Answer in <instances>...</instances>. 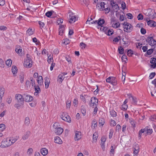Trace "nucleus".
<instances>
[{
	"label": "nucleus",
	"mask_w": 156,
	"mask_h": 156,
	"mask_svg": "<svg viewBox=\"0 0 156 156\" xmlns=\"http://www.w3.org/2000/svg\"><path fill=\"white\" fill-rule=\"evenodd\" d=\"M144 13L146 16L144 18V20L146 21H147L148 20L153 19L156 17V13L154 10L151 9L144 11Z\"/></svg>",
	"instance_id": "nucleus-1"
},
{
	"label": "nucleus",
	"mask_w": 156,
	"mask_h": 156,
	"mask_svg": "<svg viewBox=\"0 0 156 156\" xmlns=\"http://www.w3.org/2000/svg\"><path fill=\"white\" fill-rule=\"evenodd\" d=\"M9 138L3 140L1 142L0 147L2 148H7L11 146Z\"/></svg>",
	"instance_id": "nucleus-2"
},
{
	"label": "nucleus",
	"mask_w": 156,
	"mask_h": 156,
	"mask_svg": "<svg viewBox=\"0 0 156 156\" xmlns=\"http://www.w3.org/2000/svg\"><path fill=\"white\" fill-rule=\"evenodd\" d=\"M32 66V62L31 59L28 57L26 59L24 62V66L25 67L30 68Z\"/></svg>",
	"instance_id": "nucleus-3"
},
{
	"label": "nucleus",
	"mask_w": 156,
	"mask_h": 156,
	"mask_svg": "<svg viewBox=\"0 0 156 156\" xmlns=\"http://www.w3.org/2000/svg\"><path fill=\"white\" fill-rule=\"evenodd\" d=\"M90 106L94 108L97 106L98 105V100L95 98L92 97L91 98L90 103L89 104Z\"/></svg>",
	"instance_id": "nucleus-4"
},
{
	"label": "nucleus",
	"mask_w": 156,
	"mask_h": 156,
	"mask_svg": "<svg viewBox=\"0 0 156 156\" xmlns=\"http://www.w3.org/2000/svg\"><path fill=\"white\" fill-rule=\"evenodd\" d=\"M125 26L124 31L127 32H130L132 30V26L130 23L127 22H124L123 24Z\"/></svg>",
	"instance_id": "nucleus-5"
},
{
	"label": "nucleus",
	"mask_w": 156,
	"mask_h": 156,
	"mask_svg": "<svg viewBox=\"0 0 156 156\" xmlns=\"http://www.w3.org/2000/svg\"><path fill=\"white\" fill-rule=\"evenodd\" d=\"M15 98L17 103H24L23 95H22L20 94H16L15 95Z\"/></svg>",
	"instance_id": "nucleus-6"
},
{
	"label": "nucleus",
	"mask_w": 156,
	"mask_h": 156,
	"mask_svg": "<svg viewBox=\"0 0 156 156\" xmlns=\"http://www.w3.org/2000/svg\"><path fill=\"white\" fill-rule=\"evenodd\" d=\"M110 4L112 6V9L115 12H117L119 9V7L117 4L113 1H112L110 2Z\"/></svg>",
	"instance_id": "nucleus-7"
},
{
	"label": "nucleus",
	"mask_w": 156,
	"mask_h": 156,
	"mask_svg": "<svg viewBox=\"0 0 156 156\" xmlns=\"http://www.w3.org/2000/svg\"><path fill=\"white\" fill-rule=\"evenodd\" d=\"M23 100L27 102L31 101L33 100V98L27 94H23Z\"/></svg>",
	"instance_id": "nucleus-8"
},
{
	"label": "nucleus",
	"mask_w": 156,
	"mask_h": 156,
	"mask_svg": "<svg viewBox=\"0 0 156 156\" xmlns=\"http://www.w3.org/2000/svg\"><path fill=\"white\" fill-rule=\"evenodd\" d=\"M62 119L69 123H70L71 122L70 117L67 114L63 113L61 116Z\"/></svg>",
	"instance_id": "nucleus-9"
},
{
	"label": "nucleus",
	"mask_w": 156,
	"mask_h": 156,
	"mask_svg": "<svg viewBox=\"0 0 156 156\" xmlns=\"http://www.w3.org/2000/svg\"><path fill=\"white\" fill-rule=\"evenodd\" d=\"M147 41L149 44L151 46H154L156 44V41L152 37H148Z\"/></svg>",
	"instance_id": "nucleus-10"
},
{
	"label": "nucleus",
	"mask_w": 156,
	"mask_h": 156,
	"mask_svg": "<svg viewBox=\"0 0 156 156\" xmlns=\"http://www.w3.org/2000/svg\"><path fill=\"white\" fill-rule=\"evenodd\" d=\"M69 22L70 23H73L77 20L76 16L73 15L72 13L69 15Z\"/></svg>",
	"instance_id": "nucleus-11"
},
{
	"label": "nucleus",
	"mask_w": 156,
	"mask_h": 156,
	"mask_svg": "<svg viewBox=\"0 0 156 156\" xmlns=\"http://www.w3.org/2000/svg\"><path fill=\"white\" fill-rule=\"evenodd\" d=\"M146 21L147 22V25L149 26L152 27H156V23L154 21L151 20H148Z\"/></svg>",
	"instance_id": "nucleus-12"
},
{
	"label": "nucleus",
	"mask_w": 156,
	"mask_h": 156,
	"mask_svg": "<svg viewBox=\"0 0 156 156\" xmlns=\"http://www.w3.org/2000/svg\"><path fill=\"white\" fill-rule=\"evenodd\" d=\"M105 3L103 2H101L100 4H98L97 5V7H98V9L100 10H103L105 8Z\"/></svg>",
	"instance_id": "nucleus-13"
},
{
	"label": "nucleus",
	"mask_w": 156,
	"mask_h": 156,
	"mask_svg": "<svg viewBox=\"0 0 156 156\" xmlns=\"http://www.w3.org/2000/svg\"><path fill=\"white\" fill-rule=\"evenodd\" d=\"M81 133L78 131H76L75 133L74 139L75 141H78L81 138Z\"/></svg>",
	"instance_id": "nucleus-14"
},
{
	"label": "nucleus",
	"mask_w": 156,
	"mask_h": 156,
	"mask_svg": "<svg viewBox=\"0 0 156 156\" xmlns=\"http://www.w3.org/2000/svg\"><path fill=\"white\" fill-rule=\"evenodd\" d=\"M105 22L104 20L103 19H99L97 22V27L98 29H99L101 26H102V25Z\"/></svg>",
	"instance_id": "nucleus-15"
},
{
	"label": "nucleus",
	"mask_w": 156,
	"mask_h": 156,
	"mask_svg": "<svg viewBox=\"0 0 156 156\" xmlns=\"http://www.w3.org/2000/svg\"><path fill=\"white\" fill-rule=\"evenodd\" d=\"M63 129L60 127L56 129L55 130V133L58 135H61L63 132Z\"/></svg>",
	"instance_id": "nucleus-16"
},
{
	"label": "nucleus",
	"mask_w": 156,
	"mask_h": 156,
	"mask_svg": "<svg viewBox=\"0 0 156 156\" xmlns=\"http://www.w3.org/2000/svg\"><path fill=\"white\" fill-rule=\"evenodd\" d=\"M30 134V132L29 131L26 132L22 136V139L26 140L28 139Z\"/></svg>",
	"instance_id": "nucleus-17"
},
{
	"label": "nucleus",
	"mask_w": 156,
	"mask_h": 156,
	"mask_svg": "<svg viewBox=\"0 0 156 156\" xmlns=\"http://www.w3.org/2000/svg\"><path fill=\"white\" fill-rule=\"evenodd\" d=\"M150 61V63L151 64V66L153 68H154L156 66V63H155L156 59L155 58H152L151 59Z\"/></svg>",
	"instance_id": "nucleus-18"
},
{
	"label": "nucleus",
	"mask_w": 156,
	"mask_h": 156,
	"mask_svg": "<svg viewBox=\"0 0 156 156\" xmlns=\"http://www.w3.org/2000/svg\"><path fill=\"white\" fill-rule=\"evenodd\" d=\"M54 141L55 143L59 144H61L62 143V141L60 139V137L58 136H56L54 138Z\"/></svg>",
	"instance_id": "nucleus-19"
},
{
	"label": "nucleus",
	"mask_w": 156,
	"mask_h": 156,
	"mask_svg": "<svg viewBox=\"0 0 156 156\" xmlns=\"http://www.w3.org/2000/svg\"><path fill=\"white\" fill-rule=\"evenodd\" d=\"M65 26L63 25H62L60 26L59 29V34L62 36L65 30Z\"/></svg>",
	"instance_id": "nucleus-20"
},
{
	"label": "nucleus",
	"mask_w": 156,
	"mask_h": 156,
	"mask_svg": "<svg viewBox=\"0 0 156 156\" xmlns=\"http://www.w3.org/2000/svg\"><path fill=\"white\" fill-rule=\"evenodd\" d=\"M15 51L19 55H21L22 54V49L21 47L20 46H17L16 48Z\"/></svg>",
	"instance_id": "nucleus-21"
},
{
	"label": "nucleus",
	"mask_w": 156,
	"mask_h": 156,
	"mask_svg": "<svg viewBox=\"0 0 156 156\" xmlns=\"http://www.w3.org/2000/svg\"><path fill=\"white\" fill-rule=\"evenodd\" d=\"M37 81L38 84L41 86L43 84V79L42 76H39L37 79Z\"/></svg>",
	"instance_id": "nucleus-22"
},
{
	"label": "nucleus",
	"mask_w": 156,
	"mask_h": 156,
	"mask_svg": "<svg viewBox=\"0 0 156 156\" xmlns=\"http://www.w3.org/2000/svg\"><path fill=\"white\" fill-rule=\"evenodd\" d=\"M41 152L43 155L45 156L48 154V150L45 148H42L41 150Z\"/></svg>",
	"instance_id": "nucleus-23"
},
{
	"label": "nucleus",
	"mask_w": 156,
	"mask_h": 156,
	"mask_svg": "<svg viewBox=\"0 0 156 156\" xmlns=\"http://www.w3.org/2000/svg\"><path fill=\"white\" fill-rule=\"evenodd\" d=\"M64 78V74H61L58 76V81L61 83Z\"/></svg>",
	"instance_id": "nucleus-24"
},
{
	"label": "nucleus",
	"mask_w": 156,
	"mask_h": 156,
	"mask_svg": "<svg viewBox=\"0 0 156 156\" xmlns=\"http://www.w3.org/2000/svg\"><path fill=\"white\" fill-rule=\"evenodd\" d=\"M111 80V83L113 86H115L117 84V80L115 77L112 76Z\"/></svg>",
	"instance_id": "nucleus-25"
},
{
	"label": "nucleus",
	"mask_w": 156,
	"mask_h": 156,
	"mask_svg": "<svg viewBox=\"0 0 156 156\" xmlns=\"http://www.w3.org/2000/svg\"><path fill=\"white\" fill-rule=\"evenodd\" d=\"M50 83V80L49 79L48 77H46L45 78V87L46 88H48Z\"/></svg>",
	"instance_id": "nucleus-26"
},
{
	"label": "nucleus",
	"mask_w": 156,
	"mask_h": 156,
	"mask_svg": "<svg viewBox=\"0 0 156 156\" xmlns=\"http://www.w3.org/2000/svg\"><path fill=\"white\" fill-rule=\"evenodd\" d=\"M98 135L97 133H95L93 135L92 142L93 143H95L98 138Z\"/></svg>",
	"instance_id": "nucleus-27"
},
{
	"label": "nucleus",
	"mask_w": 156,
	"mask_h": 156,
	"mask_svg": "<svg viewBox=\"0 0 156 156\" xmlns=\"http://www.w3.org/2000/svg\"><path fill=\"white\" fill-rule=\"evenodd\" d=\"M9 139L10 141V143L11 145L13 144L17 140V139L13 137H10V138H9Z\"/></svg>",
	"instance_id": "nucleus-28"
},
{
	"label": "nucleus",
	"mask_w": 156,
	"mask_h": 156,
	"mask_svg": "<svg viewBox=\"0 0 156 156\" xmlns=\"http://www.w3.org/2000/svg\"><path fill=\"white\" fill-rule=\"evenodd\" d=\"M35 92L34 93L35 95L37 96L38 95V94L40 92V89L39 87L38 86H35Z\"/></svg>",
	"instance_id": "nucleus-29"
},
{
	"label": "nucleus",
	"mask_w": 156,
	"mask_h": 156,
	"mask_svg": "<svg viewBox=\"0 0 156 156\" xmlns=\"http://www.w3.org/2000/svg\"><path fill=\"white\" fill-rule=\"evenodd\" d=\"M24 123L25 125L27 126H28L29 125L30 123V119L28 117H27L25 118Z\"/></svg>",
	"instance_id": "nucleus-30"
},
{
	"label": "nucleus",
	"mask_w": 156,
	"mask_h": 156,
	"mask_svg": "<svg viewBox=\"0 0 156 156\" xmlns=\"http://www.w3.org/2000/svg\"><path fill=\"white\" fill-rule=\"evenodd\" d=\"M129 122L134 128H135L136 127V122L133 119H129Z\"/></svg>",
	"instance_id": "nucleus-31"
},
{
	"label": "nucleus",
	"mask_w": 156,
	"mask_h": 156,
	"mask_svg": "<svg viewBox=\"0 0 156 156\" xmlns=\"http://www.w3.org/2000/svg\"><path fill=\"white\" fill-rule=\"evenodd\" d=\"M100 29L101 31L104 32L105 34L108 29L107 27H103V26H101V27L100 28Z\"/></svg>",
	"instance_id": "nucleus-32"
},
{
	"label": "nucleus",
	"mask_w": 156,
	"mask_h": 156,
	"mask_svg": "<svg viewBox=\"0 0 156 156\" xmlns=\"http://www.w3.org/2000/svg\"><path fill=\"white\" fill-rule=\"evenodd\" d=\"M128 95L129 96V98L130 99L131 98L132 99V100L133 101V103L134 104H136V97H134L132 96L130 94H129V95L128 94Z\"/></svg>",
	"instance_id": "nucleus-33"
},
{
	"label": "nucleus",
	"mask_w": 156,
	"mask_h": 156,
	"mask_svg": "<svg viewBox=\"0 0 156 156\" xmlns=\"http://www.w3.org/2000/svg\"><path fill=\"white\" fill-rule=\"evenodd\" d=\"M12 71L13 74H15L17 73V69L16 66H12Z\"/></svg>",
	"instance_id": "nucleus-34"
},
{
	"label": "nucleus",
	"mask_w": 156,
	"mask_h": 156,
	"mask_svg": "<svg viewBox=\"0 0 156 156\" xmlns=\"http://www.w3.org/2000/svg\"><path fill=\"white\" fill-rule=\"evenodd\" d=\"M34 33V31L32 29L29 28L27 31V34L28 35H31Z\"/></svg>",
	"instance_id": "nucleus-35"
},
{
	"label": "nucleus",
	"mask_w": 156,
	"mask_h": 156,
	"mask_svg": "<svg viewBox=\"0 0 156 156\" xmlns=\"http://www.w3.org/2000/svg\"><path fill=\"white\" fill-rule=\"evenodd\" d=\"M120 25V24L119 22L113 23L112 25V27L113 28H117Z\"/></svg>",
	"instance_id": "nucleus-36"
},
{
	"label": "nucleus",
	"mask_w": 156,
	"mask_h": 156,
	"mask_svg": "<svg viewBox=\"0 0 156 156\" xmlns=\"http://www.w3.org/2000/svg\"><path fill=\"white\" fill-rule=\"evenodd\" d=\"M87 96L86 95H84L83 96L82 95H80V98L85 103L86 102V99L87 98Z\"/></svg>",
	"instance_id": "nucleus-37"
},
{
	"label": "nucleus",
	"mask_w": 156,
	"mask_h": 156,
	"mask_svg": "<svg viewBox=\"0 0 156 156\" xmlns=\"http://www.w3.org/2000/svg\"><path fill=\"white\" fill-rule=\"evenodd\" d=\"M12 61L11 59H8L6 61L5 63L8 67H10L12 64Z\"/></svg>",
	"instance_id": "nucleus-38"
},
{
	"label": "nucleus",
	"mask_w": 156,
	"mask_h": 156,
	"mask_svg": "<svg viewBox=\"0 0 156 156\" xmlns=\"http://www.w3.org/2000/svg\"><path fill=\"white\" fill-rule=\"evenodd\" d=\"M113 33V31L112 29H108L107 30L106 34L110 36Z\"/></svg>",
	"instance_id": "nucleus-39"
},
{
	"label": "nucleus",
	"mask_w": 156,
	"mask_h": 156,
	"mask_svg": "<svg viewBox=\"0 0 156 156\" xmlns=\"http://www.w3.org/2000/svg\"><path fill=\"white\" fill-rule=\"evenodd\" d=\"M5 128V124H0V132L3 131Z\"/></svg>",
	"instance_id": "nucleus-40"
},
{
	"label": "nucleus",
	"mask_w": 156,
	"mask_h": 156,
	"mask_svg": "<svg viewBox=\"0 0 156 156\" xmlns=\"http://www.w3.org/2000/svg\"><path fill=\"white\" fill-rule=\"evenodd\" d=\"M81 112L83 116H85L86 113V109L84 106H82Z\"/></svg>",
	"instance_id": "nucleus-41"
},
{
	"label": "nucleus",
	"mask_w": 156,
	"mask_h": 156,
	"mask_svg": "<svg viewBox=\"0 0 156 156\" xmlns=\"http://www.w3.org/2000/svg\"><path fill=\"white\" fill-rule=\"evenodd\" d=\"M4 93V88L2 87H0V95L3 96Z\"/></svg>",
	"instance_id": "nucleus-42"
},
{
	"label": "nucleus",
	"mask_w": 156,
	"mask_h": 156,
	"mask_svg": "<svg viewBox=\"0 0 156 156\" xmlns=\"http://www.w3.org/2000/svg\"><path fill=\"white\" fill-rule=\"evenodd\" d=\"M110 114L113 117H115L117 115L116 112L113 110H112L110 111Z\"/></svg>",
	"instance_id": "nucleus-43"
},
{
	"label": "nucleus",
	"mask_w": 156,
	"mask_h": 156,
	"mask_svg": "<svg viewBox=\"0 0 156 156\" xmlns=\"http://www.w3.org/2000/svg\"><path fill=\"white\" fill-rule=\"evenodd\" d=\"M23 103H17L14 106L15 108H17L19 109L20 108L21 106L23 104Z\"/></svg>",
	"instance_id": "nucleus-44"
},
{
	"label": "nucleus",
	"mask_w": 156,
	"mask_h": 156,
	"mask_svg": "<svg viewBox=\"0 0 156 156\" xmlns=\"http://www.w3.org/2000/svg\"><path fill=\"white\" fill-rule=\"evenodd\" d=\"M97 126V122L95 120H93L92 123L91 127L93 128H95Z\"/></svg>",
	"instance_id": "nucleus-45"
},
{
	"label": "nucleus",
	"mask_w": 156,
	"mask_h": 156,
	"mask_svg": "<svg viewBox=\"0 0 156 156\" xmlns=\"http://www.w3.org/2000/svg\"><path fill=\"white\" fill-rule=\"evenodd\" d=\"M122 62H126L127 61L126 56V55H123L122 57Z\"/></svg>",
	"instance_id": "nucleus-46"
},
{
	"label": "nucleus",
	"mask_w": 156,
	"mask_h": 156,
	"mask_svg": "<svg viewBox=\"0 0 156 156\" xmlns=\"http://www.w3.org/2000/svg\"><path fill=\"white\" fill-rule=\"evenodd\" d=\"M30 84H31L32 86L33 87H35V80L33 79V78H30Z\"/></svg>",
	"instance_id": "nucleus-47"
},
{
	"label": "nucleus",
	"mask_w": 156,
	"mask_h": 156,
	"mask_svg": "<svg viewBox=\"0 0 156 156\" xmlns=\"http://www.w3.org/2000/svg\"><path fill=\"white\" fill-rule=\"evenodd\" d=\"M59 124L57 122L55 123L53 125V127L55 129V130L59 127H59Z\"/></svg>",
	"instance_id": "nucleus-48"
},
{
	"label": "nucleus",
	"mask_w": 156,
	"mask_h": 156,
	"mask_svg": "<svg viewBox=\"0 0 156 156\" xmlns=\"http://www.w3.org/2000/svg\"><path fill=\"white\" fill-rule=\"evenodd\" d=\"M133 54V51L131 49L128 50L127 52V55L129 56H131Z\"/></svg>",
	"instance_id": "nucleus-49"
},
{
	"label": "nucleus",
	"mask_w": 156,
	"mask_h": 156,
	"mask_svg": "<svg viewBox=\"0 0 156 156\" xmlns=\"http://www.w3.org/2000/svg\"><path fill=\"white\" fill-rule=\"evenodd\" d=\"M144 133V132L142 129H141L139 132L138 133V137L139 139L141 138V137L142 134Z\"/></svg>",
	"instance_id": "nucleus-50"
},
{
	"label": "nucleus",
	"mask_w": 156,
	"mask_h": 156,
	"mask_svg": "<svg viewBox=\"0 0 156 156\" xmlns=\"http://www.w3.org/2000/svg\"><path fill=\"white\" fill-rule=\"evenodd\" d=\"M120 37L119 36H118L117 37H115L113 39V41L115 42H118L119 40L121 39Z\"/></svg>",
	"instance_id": "nucleus-51"
},
{
	"label": "nucleus",
	"mask_w": 156,
	"mask_h": 156,
	"mask_svg": "<svg viewBox=\"0 0 156 156\" xmlns=\"http://www.w3.org/2000/svg\"><path fill=\"white\" fill-rule=\"evenodd\" d=\"M24 76L23 74L20 76V80L21 83H23L24 81Z\"/></svg>",
	"instance_id": "nucleus-52"
},
{
	"label": "nucleus",
	"mask_w": 156,
	"mask_h": 156,
	"mask_svg": "<svg viewBox=\"0 0 156 156\" xmlns=\"http://www.w3.org/2000/svg\"><path fill=\"white\" fill-rule=\"evenodd\" d=\"M33 149L32 148L29 149L27 151V154L29 155H31L33 152Z\"/></svg>",
	"instance_id": "nucleus-53"
},
{
	"label": "nucleus",
	"mask_w": 156,
	"mask_h": 156,
	"mask_svg": "<svg viewBox=\"0 0 156 156\" xmlns=\"http://www.w3.org/2000/svg\"><path fill=\"white\" fill-rule=\"evenodd\" d=\"M137 18L139 20H142L143 19V16L141 14H139L137 16Z\"/></svg>",
	"instance_id": "nucleus-54"
},
{
	"label": "nucleus",
	"mask_w": 156,
	"mask_h": 156,
	"mask_svg": "<svg viewBox=\"0 0 156 156\" xmlns=\"http://www.w3.org/2000/svg\"><path fill=\"white\" fill-rule=\"evenodd\" d=\"M110 125L112 126H114L116 125L115 122L113 120H111L110 121Z\"/></svg>",
	"instance_id": "nucleus-55"
},
{
	"label": "nucleus",
	"mask_w": 156,
	"mask_h": 156,
	"mask_svg": "<svg viewBox=\"0 0 156 156\" xmlns=\"http://www.w3.org/2000/svg\"><path fill=\"white\" fill-rule=\"evenodd\" d=\"M150 119L152 121H156V116L155 115L151 116L150 118Z\"/></svg>",
	"instance_id": "nucleus-56"
},
{
	"label": "nucleus",
	"mask_w": 156,
	"mask_h": 156,
	"mask_svg": "<svg viewBox=\"0 0 156 156\" xmlns=\"http://www.w3.org/2000/svg\"><path fill=\"white\" fill-rule=\"evenodd\" d=\"M118 50L119 51V54H122L123 53L124 49L121 47H120V48H119Z\"/></svg>",
	"instance_id": "nucleus-57"
},
{
	"label": "nucleus",
	"mask_w": 156,
	"mask_h": 156,
	"mask_svg": "<svg viewBox=\"0 0 156 156\" xmlns=\"http://www.w3.org/2000/svg\"><path fill=\"white\" fill-rule=\"evenodd\" d=\"M153 51V49H150L148 50L147 52V53L148 55H151Z\"/></svg>",
	"instance_id": "nucleus-58"
},
{
	"label": "nucleus",
	"mask_w": 156,
	"mask_h": 156,
	"mask_svg": "<svg viewBox=\"0 0 156 156\" xmlns=\"http://www.w3.org/2000/svg\"><path fill=\"white\" fill-rule=\"evenodd\" d=\"M128 106L126 105H122V109L124 111L127 109Z\"/></svg>",
	"instance_id": "nucleus-59"
},
{
	"label": "nucleus",
	"mask_w": 156,
	"mask_h": 156,
	"mask_svg": "<svg viewBox=\"0 0 156 156\" xmlns=\"http://www.w3.org/2000/svg\"><path fill=\"white\" fill-rule=\"evenodd\" d=\"M48 63H50L51 62H53V58L50 56H48Z\"/></svg>",
	"instance_id": "nucleus-60"
},
{
	"label": "nucleus",
	"mask_w": 156,
	"mask_h": 156,
	"mask_svg": "<svg viewBox=\"0 0 156 156\" xmlns=\"http://www.w3.org/2000/svg\"><path fill=\"white\" fill-rule=\"evenodd\" d=\"M4 62L2 58H0V67H4Z\"/></svg>",
	"instance_id": "nucleus-61"
},
{
	"label": "nucleus",
	"mask_w": 156,
	"mask_h": 156,
	"mask_svg": "<svg viewBox=\"0 0 156 156\" xmlns=\"http://www.w3.org/2000/svg\"><path fill=\"white\" fill-rule=\"evenodd\" d=\"M52 14V11H48L45 13V15L48 17H50Z\"/></svg>",
	"instance_id": "nucleus-62"
},
{
	"label": "nucleus",
	"mask_w": 156,
	"mask_h": 156,
	"mask_svg": "<svg viewBox=\"0 0 156 156\" xmlns=\"http://www.w3.org/2000/svg\"><path fill=\"white\" fill-rule=\"evenodd\" d=\"M155 73H152L150 74L149 76V78L150 79H152L155 76Z\"/></svg>",
	"instance_id": "nucleus-63"
},
{
	"label": "nucleus",
	"mask_w": 156,
	"mask_h": 156,
	"mask_svg": "<svg viewBox=\"0 0 156 156\" xmlns=\"http://www.w3.org/2000/svg\"><path fill=\"white\" fill-rule=\"evenodd\" d=\"M152 132V129H151L147 128V133L148 135H150Z\"/></svg>",
	"instance_id": "nucleus-64"
}]
</instances>
